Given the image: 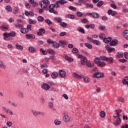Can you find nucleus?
Here are the masks:
<instances>
[{
	"label": "nucleus",
	"mask_w": 128,
	"mask_h": 128,
	"mask_svg": "<svg viewBox=\"0 0 128 128\" xmlns=\"http://www.w3.org/2000/svg\"><path fill=\"white\" fill-rule=\"evenodd\" d=\"M54 20L57 22L58 24H60L62 22V18L60 17H56L54 18Z\"/></svg>",
	"instance_id": "obj_32"
},
{
	"label": "nucleus",
	"mask_w": 128,
	"mask_h": 128,
	"mask_svg": "<svg viewBox=\"0 0 128 128\" xmlns=\"http://www.w3.org/2000/svg\"><path fill=\"white\" fill-rule=\"evenodd\" d=\"M16 28H24V26L22 24H20L19 23H17L15 24Z\"/></svg>",
	"instance_id": "obj_39"
},
{
	"label": "nucleus",
	"mask_w": 128,
	"mask_h": 128,
	"mask_svg": "<svg viewBox=\"0 0 128 128\" xmlns=\"http://www.w3.org/2000/svg\"><path fill=\"white\" fill-rule=\"evenodd\" d=\"M115 112H116V114L117 116V117H119L120 116V112H122V110H115Z\"/></svg>",
	"instance_id": "obj_31"
},
{
	"label": "nucleus",
	"mask_w": 128,
	"mask_h": 128,
	"mask_svg": "<svg viewBox=\"0 0 128 128\" xmlns=\"http://www.w3.org/2000/svg\"><path fill=\"white\" fill-rule=\"evenodd\" d=\"M40 68H48V64H42L40 65Z\"/></svg>",
	"instance_id": "obj_57"
},
{
	"label": "nucleus",
	"mask_w": 128,
	"mask_h": 128,
	"mask_svg": "<svg viewBox=\"0 0 128 128\" xmlns=\"http://www.w3.org/2000/svg\"><path fill=\"white\" fill-rule=\"evenodd\" d=\"M64 120L66 122H68L70 120V116L66 114L64 115Z\"/></svg>",
	"instance_id": "obj_19"
},
{
	"label": "nucleus",
	"mask_w": 128,
	"mask_h": 128,
	"mask_svg": "<svg viewBox=\"0 0 128 128\" xmlns=\"http://www.w3.org/2000/svg\"><path fill=\"white\" fill-rule=\"evenodd\" d=\"M119 62H122V64H124V63L126 62L127 60L126 59H120Z\"/></svg>",
	"instance_id": "obj_59"
},
{
	"label": "nucleus",
	"mask_w": 128,
	"mask_h": 128,
	"mask_svg": "<svg viewBox=\"0 0 128 128\" xmlns=\"http://www.w3.org/2000/svg\"><path fill=\"white\" fill-rule=\"evenodd\" d=\"M66 18H70V20H74V15L72 14H66L65 16Z\"/></svg>",
	"instance_id": "obj_16"
},
{
	"label": "nucleus",
	"mask_w": 128,
	"mask_h": 128,
	"mask_svg": "<svg viewBox=\"0 0 128 128\" xmlns=\"http://www.w3.org/2000/svg\"><path fill=\"white\" fill-rule=\"evenodd\" d=\"M0 30H3V32H6V30H8V28L7 27H6V26H1Z\"/></svg>",
	"instance_id": "obj_53"
},
{
	"label": "nucleus",
	"mask_w": 128,
	"mask_h": 128,
	"mask_svg": "<svg viewBox=\"0 0 128 128\" xmlns=\"http://www.w3.org/2000/svg\"><path fill=\"white\" fill-rule=\"evenodd\" d=\"M54 124L56 126H60L62 124V122L58 120H56L54 121Z\"/></svg>",
	"instance_id": "obj_34"
},
{
	"label": "nucleus",
	"mask_w": 128,
	"mask_h": 128,
	"mask_svg": "<svg viewBox=\"0 0 128 128\" xmlns=\"http://www.w3.org/2000/svg\"><path fill=\"white\" fill-rule=\"evenodd\" d=\"M98 28H99V30H106V26H98Z\"/></svg>",
	"instance_id": "obj_50"
},
{
	"label": "nucleus",
	"mask_w": 128,
	"mask_h": 128,
	"mask_svg": "<svg viewBox=\"0 0 128 128\" xmlns=\"http://www.w3.org/2000/svg\"><path fill=\"white\" fill-rule=\"evenodd\" d=\"M72 52L74 54H75V53L78 54V48H74L72 49Z\"/></svg>",
	"instance_id": "obj_55"
},
{
	"label": "nucleus",
	"mask_w": 128,
	"mask_h": 128,
	"mask_svg": "<svg viewBox=\"0 0 128 128\" xmlns=\"http://www.w3.org/2000/svg\"><path fill=\"white\" fill-rule=\"evenodd\" d=\"M76 14L78 18H82V12H78Z\"/></svg>",
	"instance_id": "obj_58"
},
{
	"label": "nucleus",
	"mask_w": 128,
	"mask_h": 128,
	"mask_svg": "<svg viewBox=\"0 0 128 128\" xmlns=\"http://www.w3.org/2000/svg\"><path fill=\"white\" fill-rule=\"evenodd\" d=\"M104 62H108L110 64H114V58L112 57L108 58L106 56H104L102 58Z\"/></svg>",
	"instance_id": "obj_3"
},
{
	"label": "nucleus",
	"mask_w": 128,
	"mask_h": 128,
	"mask_svg": "<svg viewBox=\"0 0 128 128\" xmlns=\"http://www.w3.org/2000/svg\"><path fill=\"white\" fill-rule=\"evenodd\" d=\"M124 58H126V60H128V52H125L124 53Z\"/></svg>",
	"instance_id": "obj_61"
},
{
	"label": "nucleus",
	"mask_w": 128,
	"mask_h": 128,
	"mask_svg": "<svg viewBox=\"0 0 128 128\" xmlns=\"http://www.w3.org/2000/svg\"><path fill=\"white\" fill-rule=\"evenodd\" d=\"M121 128H128V124H126V125H122Z\"/></svg>",
	"instance_id": "obj_64"
},
{
	"label": "nucleus",
	"mask_w": 128,
	"mask_h": 128,
	"mask_svg": "<svg viewBox=\"0 0 128 128\" xmlns=\"http://www.w3.org/2000/svg\"><path fill=\"white\" fill-rule=\"evenodd\" d=\"M16 50H24V47L22 46H19L18 44H16Z\"/></svg>",
	"instance_id": "obj_20"
},
{
	"label": "nucleus",
	"mask_w": 128,
	"mask_h": 128,
	"mask_svg": "<svg viewBox=\"0 0 128 128\" xmlns=\"http://www.w3.org/2000/svg\"><path fill=\"white\" fill-rule=\"evenodd\" d=\"M3 110L6 112V114H10V116L14 115V112H12V111L10 110V109L7 108L6 107H3Z\"/></svg>",
	"instance_id": "obj_9"
},
{
	"label": "nucleus",
	"mask_w": 128,
	"mask_h": 128,
	"mask_svg": "<svg viewBox=\"0 0 128 128\" xmlns=\"http://www.w3.org/2000/svg\"><path fill=\"white\" fill-rule=\"evenodd\" d=\"M14 10V13L16 14L18 12V7H15Z\"/></svg>",
	"instance_id": "obj_48"
},
{
	"label": "nucleus",
	"mask_w": 128,
	"mask_h": 128,
	"mask_svg": "<svg viewBox=\"0 0 128 128\" xmlns=\"http://www.w3.org/2000/svg\"><path fill=\"white\" fill-rule=\"evenodd\" d=\"M85 6H86V8H94V6L92 4H85Z\"/></svg>",
	"instance_id": "obj_35"
},
{
	"label": "nucleus",
	"mask_w": 128,
	"mask_h": 128,
	"mask_svg": "<svg viewBox=\"0 0 128 128\" xmlns=\"http://www.w3.org/2000/svg\"><path fill=\"white\" fill-rule=\"evenodd\" d=\"M102 76H104V74L100 72H95L92 76L93 78H100Z\"/></svg>",
	"instance_id": "obj_4"
},
{
	"label": "nucleus",
	"mask_w": 128,
	"mask_h": 128,
	"mask_svg": "<svg viewBox=\"0 0 128 128\" xmlns=\"http://www.w3.org/2000/svg\"><path fill=\"white\" fill-rule=\"evenodd\" d=\"M102 4H104V2L100 1L97 4V6H98V7L102 6Z\"/></svg>",
	"instance_id": "obj_51"
},
{
	"label": "nucleus",
	"mask_w": 128,
	"mask_h": 128,
	"mask_svg": "<svg viewBox=\"0 0 128 128\" xmlns=\"http://www.w3.org/2000/svg\"><path fill=\"white\" fill-rule=\"evenodd\" d=\"M79 58H81V59H80L81 64H86V62H88V59L86 58V57L80 56Z\"/></svg>",
	"instance_id": "obj_11"
},
{
	"label": "nucleus",
	"mask_w": 128,
	"mask_h": 128,
	"mask_svg": "<svg viewBox=\"0 0 128 128\" xmlns=\"http://www.w3.org/2000/svg\"><path fill=\"white\" fill-rule=\"evenodd\" d=\"M47 52L48 54H56V52H54V50L52 48L48 49Z\"/></svg>",
	"instance_id": "obj_22"
},
{
	"label": "nucleus",
	"mask_w": 128,
	"mask_h": 128,
	"mask_svg": "<svg viewBox=\"0 0 128 128\" xmlns=\"http://www.w3.org/2000/svg\"><path fill=\"white\" fill-rule=\"evenodd\" d=\"M68 8L70 10H72V12H76V8L72 6H70L68 7Z\"/></svg>",
	"instance_id": "obj_47"
},
{
	"label": "nucleus",
	"mask_w": 128,
	"mask_h": 128,
	"mask_svg": "<svg viewBox=\"0 0 128 128\" xmlns=\"http://www.w3.org/2000/svg\"><path fill=\"white\" fill-rule=\"evenodd\" d=\"M68 1L66 0H59L56 2L55 4L56 6V8H60V5L61 4L62 6L64 4H67Z\"/></svg>",
	"instance_id": "obj_2"
},
{
	"label": "nucleus",
	"mask_w": 128,
	"mask_h": 128,
	"mask_svg": "<svg viewBox=\"0 0 128 128\" xmlns=\"http://www.w3.org/2000/svg\"><path fill=\"white\" fill-rule=\"evenodd\" d=\"M65 60H68V62H72L73 60L72 58L70 57V56H65Z\"/></svg>",
	"instance_id": "obj_30"
},
{
	"label": "nucleus",
	"mask_w": 128,
	"mask_h": 128,
	"mask_svg": "<svg viewBox=\"0 0 128 128\" xmlns=\"http://www.w3.org/2000/svg\"><path fill=\"white\" fill-rule=\"evenodd\" d=\"M48 108H54V102H49L48 104Z\"/></svg>",
	"instance_id": "obj_38"
},
{
	"label": "nucleus",
	"mask_w": 128,
	"mask_h": 128,
	"mask_svg": "<svg viewBox=\"0 0 128 128\" xmlns=\"http://www.w3.org/2000/svg\"><path fill=\"white\" fill-rule=\"evenodd\" d=\"M110 44L111 46H116L117 44H118V40H113L110 43Z\"/></svg>",
	"instance_id": "obj_12"
},
{
	"label": "nucleus",
	"mask_w": 128,
	"mask_h": 128,
	"mask_svg": "<svg viewBox=\"0 0 128 128\" xmlns=\"http://www.w3.org/2000/svg\"><path fill=\"white\" fill-rule=\"evenodd\" d=\"M59 44L61 46H64V41L60 40L59 42Z\"/></svg>",
	"instance_id": "obj_54"
},
{
	"label": "nucleus",
	"mask_w": 128,
	"mask_h": 128,
	"mask_svg": "<svg viewBox=\"0 0 128 128\" xmlns=\"http://www.w3.org/2000/svg\"><path fill=\"white\" fill-rule=\"evenodd\" d=\"M41 88H42V90H48L50 88V86L48 84L43 83L42 84L41 86Z\"/></svg>",
	"instance_id": "obj_6"
},
{
	"label": "nucleus",
	"mask_w": 128,
	"mask_h": 128,
	"mask_svg": "<svg viewBox=\"0 0 128 128\" xmlns=\"http://www.w3.org/2000/svg\"><path fill=\"white\" fill-rule=\"evenodd\" d=\"M3 36L6 38H8V36H10V33L4 32L3 34Z\"/></svg>",
	"instance_id": "obj_60"
},
{
	"label": "nucleus",
	"mask_w": 128,
	"mask_h": 128,
	"mask_svg": "<svg viewBox=\"0 0 128 128\" xmlns=\"http://www.w3.org/2000/svg\"><path fill=\"white\" fill-rule=\"evenodd\" d=\"M58 74L60 76V78H66V71L60 70L58 72Z\"/></svg>",
	"instance_id": "obj_10"
},
{
	"label": "nucleus",
	"mask_w": 128,
	"mask_h": 128,
	"mask_svg": "<svg viewBox=\"0 0 128 128\" xmlns=\"http://www.w3.org/2000/svg\"><path fill=\"white\" fill-rule=\"evenodd\" d=\"M85 46L86 48H88L89 50H92V45L88 43H85Z\"/></svg>",
	"instance_id": "obj_27"
},
{
	"label": "nucleus",
	"mask_w": 128,
	"mask_h": 128,
	"mask_svg": "<svg viewBox=\"0 0 128 128\" xmlns=\"http://www.w3.org/2000/svg\"><path fill=\"white\" fill-rule=\"evenodd\" d=\"M78 30L82 34H84V30L80 27L78 28Z\"/></svg>",
	"instance_id": "obj_44"
},
{
	"label": "nucleus",
	"mask_w": 128,
	"mask_h": 128,
	"mask_svg": "<svg viewBox=\"0 0 128 128\" xmlns=\"http://www.w3.org/2000/svg\"><path fill=\"white\" fill-rule=\"evenodd\" d=\"M46 34V30L44 28H40L38 30V32L37 33L38 36H44V34Z\"/></svg>",
	"instance_id": "obj_13"
},
{
	"label": "nucleus",
	"mask_w": 128,
	"mask_h": 128,
	"mask_svg": "<svg viewBox=\"0 0 128 128\" xmlns=\"http://www.w3.org/2000/svg\"><path fill=\"white\" fill-rule=\"evenodd\" d=\"M110 6H111V8H114V10H116L117 8H118L116 6V4H110Z\"/></svg>",
	"instance_id": "obj_56"
},
{
	"label": "nucleus",
	"mask_w": 128,
	"mask_h": 128,
	"mask_svg": "<svg viewBox=\"0 0 128 128\" xmlns=\"http://www.w3.org/2000/svg\"><path fill=\"white\" fill-rule=\"evenodd\" d=\"M16 32L14 31L10 32L9 33L10 36H12V38H14V36H16Z\"/></svg>",
	"instance_id": "obj_37"
},
{
	"label": "nucleus",
	"mask_w": 128,
	"mask_h": 128,
	"mask_svg": "<svg viewBox=\"0 0 128 128\" xmlns=\"http://www.w3.org/2000/svg\"><path fill=\"white\" fill-rule=\"evenodd\" d=\"M26 30H28H28H32V26L30 25H28L27 26V28H26Z\"/></svg>",
	"instance_id": "obj_62"
},
{
	"label": "nucleus",
	"mask_w": 128,
	"mask_h": 128,
	"mask_svg": "<svg viewBox=\"0 0 128 128\" xmlns=\"http://www.w3.org/2000/svg\"><path fill=\"white\" fill-rule=\"evenodd\" d=\"M92 42L95 46H100V42L98 40H94Z\"/></svg>",
	"instance_id": "obj_18"
},
{
	"label": "nucleus",
	"mask_w": 128,
	"mask_h": 128,
	"mask_svg": "<svg viewBox=\"0 0 128 128\" xmlns=\"http://www.w3.org/2000/svg\"><path fill=\"white\" fill-rule=\"evenodd\" d=\"M20 32L22 34H26V32H28V31L26 28H22L20 30Z\"/></svg>",
	"instance_id": "obj_26"
},
{
	"label": "nucleus",
	"mask_w": 128,
	"mask_h": 128,
	"mask_svg": "<svg viewBox=\"0 0 128 128\" xmlns=\"http://www.w3.org/2000/svg\"><path fill=\"white\" fill-rule=\"evenodd\" d=\"M86 28H96V25H94V24H88L86 26Z\"/></svg>",
	"instance_id": "obj_21"
},
{
	"label": "nucleus",
	"mask_w": 128,
	"mask_h": 128,
	"mask_svg": "<svg viewBox=\"0 0 128 128\" xmlns=\"http://www.w3.org/2000/svg\"><path fill=\"white\" fill-rule=\"evenodd\" d=\"M104 58V56H100L101 60L100 61L99 64H98V66H100V68H104V66H106V63L104 62V59L102 58Z\"/></svg>",
	"instance_id": "obj_5"
},
{
	"label": "nucleus",
	"mask_w": 128,
	"mask_h": 128,
	"mask_svg": "<svg viewBox=\"0 0 128 128\" xmlns=\"http://www.w3.org/2000/svg\"><path fill=\"white\" fill-rule=\"evenodd\" d=\"M124 36L125 38H126V40H128V30H125L124 32Z\"/></svg>",
	"instance_id": "obj_25"
},
{
	"label": "nucleus",
	"mask_w": 128,
	"mask_h": 128,
	"mask_svg": "<svg viewBox=\"0 0 128 128\" xmlns=\"http://www.w3.org/2000/svg\"><path fill=\"white\" fill-rule=\"evenodd\" d=\"M26 38H28V40H30V38H36V36L32 34H26Z\"/></svg>",
	"instance_id": "obj_14"
},
{
	"label": "nucleus",
	"mask_w": 128,
	"mask_h": 128,
	"mask_svg": "<svg viewBox=\"0 0 128 128\" xmlns=\"http://www.w3.org/2000/svg\"><path fill=\"white\" fill-rule=\"evenodd\" d=\"M28 22L30 24H36V20H33L32 19H29L28 20Z\"/></svg>",
	"instance_id": "obj_33"
},
{
	"label": "nucleus",
	"mask_w": 128,
	"mask_h": 128,
	"mask_svg": "<svg viewBox=\"0 0 128 128\" xmlns=\"http://www.w3.org/2000/svg\"><path fill=\"white\" fill-rule=\"evenodd\" d=\"M106 50H107V52L108 54H110L112 52H114V50H116V48H114L110 47V45H108V44L106 45Z\"/></svg>",
	"instance_id": "obj_8"
},
{
	"label": "nucleus",
	"mask_w": 128,
	"mask_h": 128,
	"mask_svg": "<svg viewBox=\"0 0 128 128\" xmlns=\"http://www.w3.org/2000/svg\"><path fill=\"white\" fill-rule=\"evenodd\" d=\"M0 68H6V66H4L2 60H0Z\"/></svg>",
	"instance_id": "obj_40"
},
{
	"label": "nucleus",
	"mask_w": 128,
	"mask_h": 128,
	"mask_svg": "<svg viewBox=\"0 0 128 128\" xmlns=\"http://www.w3.org/2000/svg\"><path fill=\"white\" fill-rule=\"evenodd\" d=\"M6 10L8 12H12V8L10 6H6Z\"/></svg>",
	"instance_id": "obj_41"
},
{
	"label": "nucleus",
	"mask_w": 128,
	"mask_h": 128,
	"mask_svg": "<svg viewBox=\"0 0 128 128\" xmlns=\"http://www.w3.org/2000/svg\"><path fill=\"white\" fill-rule=\"evenodd\" d=\"M92 18H100V14L96 12H93Z\"/></svg>",
	"instance_id": "obj_28"
},
{
	"label": "nucleus",
	"mask_w": 128,
	"mask_h": 128,
	"mask_svg": "<svg viewBox=\"0 0 128 128\" xmlns=\"http://www.w3.org/2000/svg\"><path fill=\"white\" fill-rule=\"evenodd\" d=\"M60 26H61L62 28H66L68 24L64 22H62L60 24Z\"/></svg>",
	"instance_id": "obj_45"
},
{
	"label": "nucleus",
	"mask_w": 128,
	"mask_h": 128,
	"mask_svg": "<svg viewBox=\"0 0 128 128\" xmlns=\"http://www.w3.org/2000/svg\"><path fill=\"white\" fill-rule=\"evenodd\" d=\"M45 22L48 24V26H50L51 24H52V22L50 20V19H46L45 20Z\"/></svg>",
	"instance_id": "obj_36"
},
{
	"label": "nucleus",
	"mask_w": 128,
	"mask_h": 128,
	"mask_svg": "<svg viewBox=\"0 0 128 128\" xmlns=\"http://www.w3.org/2000/svg\"><path fill=\"white\" fill-rule=\"evenodd\" d=\"M112 41V37H108V38H104V42H105V44H108L110 42Z\"/></svg>",
	"instance_id": "obj_15"
},
{
	"label": "nucleus",
	"mask_w": 128,
	"mask_h": 128,
	"mask_svg": "<svg viewBox=\"0 0 128 128\" xmlns=\"http://www.w3.org/2000/svg\"><path fill=\"white\" fill-rule=\"evenodd\" d=\"M100 116L102 118H104V116H106V112H104V111H102L100 112Z\"/></svg>",
	"instance_id": "obj_46"
},
{
	"label": "nucleus",
	"mask_w": 128,
	"mask_h": 128,
	"mask_svg": "<svg viewBox=\"0 0 128 128\" xmlns=\"http://www.w3.org/2000/svg\"><path fill=\"white\" fill-rule=\"evenodd\" d=\"M28 50L30 52H32V54H34L36 52V48L32 47H30L28 48Z\"/></svg>",
	"instance_id": "obj_29"
},
{
	"label": "nucleus",
	"mask_w": 128,
	"mask_h": 128,
	"mask_svg": "<svg viewBox=\"0 0 128 128\" xmlns=\"http://www.w3.org/2000/svg\"><path fill=\"white\" fill-rule=\"evenodd\" d=\"M56 4H51L49 6L48 8H49V12H54V8H56Z\"/></svg>",
	"instance_id": "obj_7"
},
{
	"label": "nucleus",
	"mask_w": 128,
	"mask_h": 128,
	"mask_svg": "<svg viewBox=\"0 0 128 128\" xmlns=\"http://www.w3.org/2000/svg\"><path fill=\"white\" fill-rule=\"evenodd\" d=\"M58 76V74L56 72H52L51 74L52 78H56Z\"/></svg>",
	"instance_id": "obj_17"
},
{
	"label": "nucleus",
	"mask_w": 128,
	"mask_h": 128,
	"mask_svg": "<svg viewBox=\"0 0 128 128\" xmlns=\"http://www.w3.org/2000/svg\"><path fill=\"white\" fill-rule=\"evenodd\" d=\"M102 20H108V18L106 16H102Z\"/></svg>",
	"instance_id": "obj_63"
},
{
	"label": "nucleus",
	"mask_w": 128,
	"mask_h": 128,
	"mask_svg": "<svg viewBox=\"0 0 128 128\" xmlns=\"http://www.w3.org/2000/svg\"><path fill=\"white\" fill-rule=\"evenodd\" d=\"M38 22H44V17L42 16H39L38 17Z\"/></svg>",
	"instance_id": "obj_52"
},
{
	"label": "nucleus",
	"mask_w": 128,
	"mask_h": 128,
	"mask_svg": "<svg viewBox=\"0 0 128 128\" xmlns=\"http://www.w3.org/2000/svg\"><path fill=\"white\" fill-rule=\"evenodd\" d=\"M32 112L34 116H38V112L35 110H32Z\"/></svg>",
	"instance_id": "obj_49"
},
{
	"label": "nucleus",
	"mask_w": 128,
	"mask_h": 128,
	"mask_svg": "<svg viewBox=\"0 0 128 128\" xmlns=\"http://www.w3.org/2000/svg\"><path fill=\"white\" fill-rule=\"evenodd\" d=\"M50 4L48 0H43L40 2V5L42 8H46Z\"/></svg>",
	"instance_id": "obj_1"
},
{
	"label": "nucleus",
	"mask_w": 128,
	"mask_h": 128,
	"mask_svg": "<svg viewBox=\"0 0 128 128\" xmlns=\"http://www.w3.org/2000/svg\"><path fill=\"white\" fill-rule=\"evenodd\" d=\"M121 122H122V119H120V118H118L116 120V124L120 125V124Z\"/></svg>",
	"instance_id": "obj_42"
},
{
	"label": "nucleus",
	"mask_w": 128,
	"mask_h": 128,
	"mask_svg": "<svg viewBox=\"0 0 128 128\" xmlns=\"http://www.w3.org/2000/svg\"><path fill=\"white\" fill-rule=\"evenodd\" d=\"M84 82L86 84L90 82V78L88 77H84Z\"/></svg>",
	"instance_id": "obj_43"
},
{
	"label": "nucleus",
	"mask_w": 128,
	"mask_h": 128,
	"mask_svg": "<svg viewBox=\"0 0 128 128\" xmlns=\"http://www.w3.org/2000/svg\"><path fill=\"white\" fill-rule=\"evenodd\" d=\"M101 60H102V58H100H100H95L94 62H96V64H98V66Z\"/></svg>",
	"instance_id": "obj_23"
},
{
	"label": "nucleus",
	"mask_w": 128,
	"mask_h": 128,
	"mask_svg": "<svg viewBox=\"0 0 128 128\" xmlns=\"http://www.w3.org/2000/svg\"><path fill=\"white\" fill-rule=\"evenodd\" d=\"M52 46L55 48H60V44L56 42H54Z\"/></svg>",
	"instance_id": "obj_24"
}]
</instances>
